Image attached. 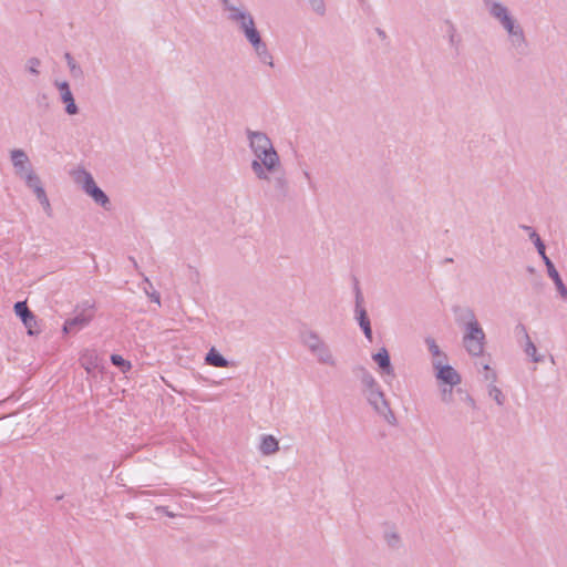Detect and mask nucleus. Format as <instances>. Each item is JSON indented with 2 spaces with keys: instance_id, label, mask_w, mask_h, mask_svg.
<instances>
[{
  "instance_id": "35",
  "label": "nucleus",
  "mask_w": 567,
  "mask_h": 567,
  "mask_svg": "<svg viewBox=\"0 0 567 567\" xmlns=\"http://www.w3.org/2000/svg\"><path fill=\"white\" fill-rule=\"evenodd\" d=\"M22 323L27 328L28 334L37 336L40 333V329L38 328V321L34 313L31 316V319H25V321H22Z\"/></svg>"
},
{
  "instance_id": "40",
  "label": "nucleus",
  "mask_w": 567,
  "mask_h": 567,
  "mask_svg": "<svg viewBox=\"0 0 567 567\" xmlns=\"http://www.w3.org/2000/svg\"><path fill=\"white\" fill-rule=\"evenodd\" d=\"M257 58L259 59V61L262 64L269 65L270 68L274 66V58H272L271 53L269 52V50L261 52V54L257 55Z\"/></svg>"
},
{
  "instance_id": "50",
  "label": "nucleus",
  "mask_w": 567,
  "mask_h": 567,
  "mask_svg": "<svg viewBox=\"0 0 567 567\" xmlns=\"http://www.w3.org/2000/svg\"><path fill=\"white\" fill-rule=\"evenodd\" d=\"M155 511H156V512H163V513H165V515H167L168 517H174V516H175V515H174L172 512H169V511L167 509V507H165V506H157V507L155 508Z\"/></svg>"
},
{
  "instance_id": "37",
  "label": "nucleus",
  "mask_w": 567,
  "mask_h": 567,
  "mask_svg": "<svg viewBox=\"0 0 567 567\" xmlns=\"http://www.w3.org/2000/svg\"><path fill=\"white\" fill-rule=\"evenodd\" d=\"M529 239L534 243V245L537 249V252L539 255H544V251H546L545 244L535 230H532V233L529 235Z\"/></svg>"
},
{
  "instance_id": "23",
  "label": "nucleus",
  "mask_w": 567,
  "mask_h": 567,
  "mask_svg": "<svg viewBox=\"0 0 567 567\" xmlns=\"http://www.w3.org/2000/svg\"><path fill=\"white\" fill-rule=\"evenodd\" d=\"M359 371L360 381L364 388L365 393L380 386L374 377L365 368H360Z\"/></svg>"
},
{
  "instance_id": "8",
  "label": "nucleus",
  "mask_w": 567,
  "mask_h": 567,
  "mask_svg": "<svg viewBox=\"0 0 567 567\" xmlns=\"http://www.w3.org/2000/svg\"><path fill=\"white\" fill-rule=\"evenodd\" d=\"M365 394L370 405L374 409L377 413L383 416H386L388 414L392 415L390 405L380 386Z\"/></svg>"
},
{
  "instance_id": "7",
  "label": "nucleus",
  "mask_w": 567,
  "mask_h": 567,
  "mask_svg": "<svg viewBox=\"0 0 567 567\" xmlns=\"http://www.w3.org/2000/svg\"><path fill=\"white\" fill-rule=\"evenodd\" d=\"M83 189L96 204L105 209L109 208L110 199L107 195L96 185L93 176L86 172L84 173Z\"/></svg>"
},
{
  "instance_id": "51",
  "label": "nucleus",
  "mask_w": 567,
  "mask_h": 567,
  "mask_svg": "<svg viewBox=\"0 0 567 567\" xmlns=\"http://www.w3.org/2000/svg\"><path fill=\"white\" fill-rule=\"evenodd\" d=\"M516 331L523 333L524 338L526 339V334H528V333H527L526 327L523 323H518L516 326Z\"/></svg>"
},
{
  "instance_id": "44",
  "label": "nucleus",
  "mask_w": 567,
  "mask_h": 567,
  "mask_svg": "<svg viewBox=\"0 0 567 567\" xmlns=\"http://www.w3.org/2000/svg\"><path fill=\"white\" fill-rule=\"evenodd\" d=\"M388 544L391 547H396L400 543V537L395 533H391L386 535Z\"/></svg>"
},
{
  "instance_id": "22",
  "label": "nucleus",
  "mask_w": 567,
  "mask_h": 567,
  "mask_svg": "<svg viewBox=\"0 0 567 567\" xmlns=\"http://www.w3.org/2000/svg\"><path fill=\"white\" fill-rule=\"evenodd\" d=\"M259 450L264 455H271L279 450V443L272 435H262Z\"/></svg>"
},
{
  "instance_id": "39",
  "label": "nucleus",
  "mask_w": 567,
  "mask_h": 567,
  "mask_svg": "<svg viewBox=\"0 0 567 567\" xmlns=\"http://www.w3.org/2000/svg\"><path fill=\"white\" fill-rule=\"evenodd\" d=\"M481 368L484 371V379L492 383L496 381V372L491 369L488 363H481Z\"/></svg>"
},
{
  "instance_id": "14",
  "label": "nucleus",
  "mask_w": 567,
  "mask_h": 567,
  "mask_svg": "<svg viewBox=\"0 0 567 567\" xmlns=\"http://www.w3.org/2000/svg\"><path fill=\"white\" fill-rule=\"evenodd\" d=\"M372 359L379 365L382 373L392 375V377L394 375L390 355L385 348H381L375 354H373Z\"/></svg>"
},
{
  "instance_id": "36",
  "label": "nucleus",
  "mask_w": 567,
  "mask_h": 567,
  "mask_svg": "<svg viewBox=\"0 0 567 567\" xmlns=\"http://www.w3.org/2000/svg\"><path fill=\"white\" fill-rule=\"evenodd\" d=\"M308 2L312 11L318 16L323 17L326 14L327 9L323 0H310Z\"/></svg>"
},
{
  "instance_id": "3",
  "label": "nucleus",
  "mask_w": 567,
  "mask_h": 567,
  "mask_svg": "<svg viewBox=\"0 0 567 567\" xmlns=\"http://www.w3.org/2000/svg\"><path fill=\"white\" fill-rule=\"evenodd\" d=\"M503 29L506 31L508 37V43L515 53L523 55L526 53L528 43L525 37V32L519 22L514 19L509 23H506Z\"/></svg>"
},
{
  "instance_id": "41",
  "label": "nucleus",
  "mask_w": 567,
  "mask_h": 567,
  "mask_svg": "<svg viewBox=\"0 0 567 567\" xmlns=\"http://www.w3.org/2000/svg\"><path fill=\"white\" fill-rule=\"evenodd\" d=\"M441 399L444 403H451L453 399V386L442 388L441 390Z\"/></svg>"
},
{
  "instance_id": "27",
  "label": "nucleus",
  "mask_w": 567,
  "mask_h": 567,
  "mask_svg": "<svg viewBox=\"0 0 567 567\" xmlns=\"http://www.w3.org/2000/svg\"><path fill=\"white\" fill-rule=\"evenodd\" d=\"M425 343L427 346L429 352L433 357V360H442V362H445L447 360L446 354L441 351L440 347L437 346L436 341L433 338H426Z\"/></svg>"
},
{
  "instance_id": "4",
  "label": "nucleus",
  "mask_w": 567,
  "mask_h": 567,
  "mask_svg": "<svg viewBox=\"0 0 567 567\" xmlns=\"http://www.w3.org/2000/svg\"><path fill=\"white\" fill-rule=\"evenodd\" d=\"M432 365L435 370L436 379L442 383L450 386H454L461 383V375L452 365L436 359L432 360Z\"/></svg>"
},
{
  "instance_id": "10",
  "label": "nucleus",
  "mask_w": 567,
  "mask_h": 567,
  "mask_svg": "<svg viewBox=\"0 0 567 567\" xmlns=\"http://www.w3.org/2000/svg\"><path fill=\"white\" fill-rule=\"evenodd\" d=\"M11 162L14 168L16 175L23 178L24 175L32 169L30 159L23 150L16 148L10 152Z\"/></svg>"
},
{
  "instance_id": "1",
  "label": "nucleus",
  "mask_w": 567,
  "mask_h": 567,
  "mask_svg": "<svg viewBox=\"0 0 567 567\" xmlns=\"http://www.w3.org/2000/svg\"><path fill=\"white\" fill-rule=\"evenodd\" d=\"M226 19L236 25L237 30L244 34L245 39L254 37L259 30L256 27L255 18L248 8L241 2L231 0H219Z\"/></svg>"
},
{
  "instance_id": "46",
  "label": "nucleus",
  "mask_w": 567,
  "mask_h": 567,
  "mask_svg": "<svg viewBox=\"0 0 567 567\" xmlns=\"http://www.w3.org/2000/svg\"><path fill=\"white\" fill-rule=\"evenodd\" d=\"M37 199H42L43 197L47 196V193H45V189L43 188V186L41 187H37V189L33 190Z\"/></svg>"
},
{
  "instance_id": "13",
  "label": "nucleus",
  "mask_w": 567,
  "mask_h": 567,
  "mask_svg": "<svg viewBox=\"0 0 567 567\" xmlns=\"http://www.w3.org/2000/svg\"><path fill=\"white\" fill-rule=\"evenodd\" d=\"M255 157L256 158L254 161L264 163L269 171H276L280 165V158L274 145H271L270 150H261L255 154Z\"/></svg>"
},
{
  "instance_id": "52",
  "label": "nucleus",
  "mask_w": 567,
  "mask_h": 567,
  "mask_svg": "<svg viewBox=\"0 0 567 567\" xmlns=\"http://www.w3.org/2000/svg\"><path fill=\"white\" fill-rule=\"evenodd\" d=\"M377 33L381 39H385L386 34L382 29H377Z\"/></svg>"
},
{
  "instance_id": "42",
  "label": "nucleus",
  "mask_w": 567,
  "mask_h": 567,
  "mask_svg": "<svg viewBox=\"0 0 567 567\" xmlns=\"http://www.w3.org/2000/svg\"><path fill=\"white\" fill-rule=\"evenodd\" d=\"M39 203L41 204L44 213L49 217H52L53 210H52V207H51V204H50V200H49L48 196L43 197L42 199H39Z\"/></svg>"
},
{
  "instance_id": "6",
  "label": "nucleus",
  "mask_w": 567,
  "mask_h": 567,
  "mask_svg": "<svg viewBox=\"0 0 567 567\" xmlns=\"http://www.w3.org/2000/svg\"><path fill=\"white\" fill-rule=\"evenodd\" d=\"M93 319L92 306L76 312L74 317L68 319L63 324L64 333L78 332L86 327Z\"/></svg>"
},
{
  "instance_id": "12",
  "label": "nucleus",
  "mask_w": 567,
  "mask_h": 567,
  "mask_svg": "<svg viewBox=\"0 0 567 567\" xmlns=\"http://www.w3.org/2000/svg\"><path fill=\"white\" fill-rule=\"evenodd\" d=\"M272 183L274 198L277 200H285L289 195V181L285 173H280L270 179Z\"/></svg>"
},
{
  "instance_id": "28",
  "label": "nucleus",
  "mask_w": 567,
  "mask_h": 567,
  "mask_svg": "<svg viewBox=\"0 0 567 567\" xmlns=\"http://www.w3.org/2000/svg\"><path fill=\"white\" fill-rule=\"evenodd\" d=\"M524 352L528 355L533 362L538 363L543 361V355L537 353V348L530 340L529 336L526 334Z\"/></svg>"
},
{
  "instance_id": "20",
  "label": "nucleus",
  "mask_w": 567,
  "mask_h": 567,
  "mask_svg": "<svg viewBox=\"0 0 567 567\" xmlns=\"http://www.w3.org/2000/svg\"><path fill=\"white\" fill-rule=\"evenodd\" d=\"M445 25H446L445 35L447 38L449 44L452 49L457 51L461 45L462 38L458 34L455 24L451 20H446Z\"/></svg>"
},
{
  "instance_id": "21",
  "label": "nucleus",
  "mask_w": 567,
  "mask_h": 567,
  "mask_svg": "<svg viewBox=\"0 0 567 567\" xmlns=\"http://www.w3.org/2000/svg\"><path fill=\"white\" fill-rule=\"evenodd\" d=\"M205 363L215 368H227L229 365V361L221 355L215 348H212L206 357Z\"/></svg>"
},
{
  "instance_id": "29",
  "label": "nucleus",
  "mask_w": 567,
  "mask_h": 567,
  "mask_svg": "<svg viewBox=\"0 0 567 567\" xmlns=\"http://www.w3.org/2000/svg\"><path fill=\"white\" fill-rule=\"evenodd\" d=\"M64 60L69 66V70H70V74L74 78V79H81L83 78V70L82 68L76 63V61L74 60V58L71 55V53L66 52L64 54Z\"/></svg>"
},
{
  "instance_id": "31",
  "label": "nucleus",
  "mask_w": 567,
  "mask_h": 567,
  "mask_svg": "<svg viewBox=\"0 0 567 567\" xmlns=\"http://www.w3.org/2000/svg\"><path fill=\"white\" fill-rule=\"evenodd\" d=\"M24 182H25V185L32 189V192L34 189H37V187H41L42 186V183H41V179L40 177L34 173L33 169H29V172L27 173V175H24L23 177Z\"/></svg>"
},
{
  "instance_id": "33",
  "label": "nucleus",
  "mask_w": 567,
  "mask_h": 567,
  "mask_svg": "<svg viewBox=\"0 0 567 567\" xmlns=\"http://www.w3.org/2000/svg\"><path fill=\"white\" fill-rule=\"evenodd\" d=\"M488 395L498 404L503 405L505 401V396L499 388H497L494 383L491 382L488 385Z\"/></svg>"
},
{
  "instance_id": "9",
  "label": "nucleus",
  "mask_w": 567,
  "mask_h": 567,
  "mask_svg": "<svg viewBox=\"0 0 567 567\" xmlns=\"http://www.w3.org/2000/svg\"><path fill=\"white\" fill-rule=\"evenodd\" d=\"M246 135L249 141V147L254 155L261 150H270L272 145L271 140L264 132L247 130Z\"/></svg>"
},
{
  "instance_id": "30",
  "label": "nucleus",
  "mask_w": 567,
  "mask_h": 567,
  "mask_svg": "<svg viewBox=\"0 0 567 567\" xmlns=\"http://www.w3.org/2000/svg\"><path fill=\"white\" fill-rule=\"evenodd\" d=\"M14 313L17 317L21 319V321H25V319H31L33 312L29 309L27 301H17L13 306Z\"/></svg>"
},
{
  "instance_id": "45",
  "label": "nucleus",
  "mask_w": 567,
  "mask_h": 567,
  "mask_svg": "<svg viewBox=\"0 0 567 567\" xmlns=\"http://www.w3.org/2000/svg\"><path fill=\"white\" fill-rule=\"evenodd\" d=\"M37 103L40 107H48L49 99H48L47 94H39L37 97Z\"/></svg>"
},
{
  "instance_id": "24",
  "label": "nucleus",
  "mask_w": 567,
  "mask_h": 567,
  "mask_svg": "<svg viewBox=\"0 0 567 567\" xmlns=\"http://www.w3.org/2000/svg\"><path fill=\"white\" fill-rule=\"evenodd\" d=\"M548 276L554 281L557 291L559 292L563 299H567V287L565 286L559 272L555 267L547 270Z\"/></svg>"
},
{
  "instance_id": "53",
  "label": "nucleus",
  "mask_w": 567,
  "mask_h": 567,
  "mask_svg": "<svg viewBox=\"0 0 567 567\" xmlns=\"http://www.w3.org/2000/svg\"><path fill=\"white\" fill-rule=\"evenodd\" d=\"M520 228L524 229L525 231H528L529 235H530L532 230H534L530 226H526V225H522Z\"/></svg>"
},
{
  "instance_id": "15",
  "label": "nucleus",
  "mask_w": 567,
  "mask_h": 567,
  "mask_svg": "<svg viewBox=\"0 0 567 567\" xmlns=\"http://www.w3.org/2000/svg\"><path fill=\"white\" fill-rule=\"evenodd\" d=\"M80 363L87 373H93L100 367L99 354L94 350H85L80 357Z\"/></svg>"
},
{
  "instance_id": "11",
  "label": "nucleus",
  "mask_w": 567,
  "mask_h": 567,
  "mask_svg": "<svg viewBox=\"0 0 567 567\" xmlns=\"http://www.w3.org/2000/svg\"><path fill=\"white\" fill-rule=\"evenodd\" d=\"M56 87L61 93V101L65 104V112L69 115L78 114L79 107L75 104L69 83L66 81L56 82Z\"/></svg>"
},
{
  "instance_id": "48",
  "label": "nucleus",
  "mask_w": 567,
  "mask_h": 567,
  "mask_svg": "<svg viewBox=\"0 0 567 567\" xmlns=\"http://www.w3.org/2000/svg\"><path fill=\"white\" fill-rule=\"evenodd\" d=\"M539 256L542 257V259H543V261H544V264H545V266H546L547 270H548V269H550V268H553V267H555V266H554V264H553V261H551V260L548 258V256L546 255V251H544V255H539Z\"/></svg>"
},
{
  "instance_id": "25",
  "label": "nucleus",
  "mask_w": 567,
  "mask_h": 567,
  "mask_svg": "<svg viewBox=\"0 0 567 567\" xmlns=\"http://www.w3.org/2000/svg\"><path fill=\"white\" fill-rule=\"evenodd\" d=\"M251 169L258 179L267 181V182H270L269 173L275 172V171H269L268 167L259 161L251 162Z\"/></svg>"
},
{
  "instance_id": "34",
  "label": "nucleus",
  "mask_w": 567,
  "mask_h": 567,
  "mask_svg": "<svg viewBox=\"0 0 567 567\" xmlns=\"http://www.w3.org/2000/svg\"><path fill=\"white\" fill-rule=\"evenodd\" d=\"M111 362H112L113 365L120 368L122 370V372H126V371H128L132 368L131 362L125 360L120 354H112L111 355Z\"/></svg>"
},
{
  "instance_id": "47",
  "label": "nucleus",
  "mask_w": 567,
  "mask_h": 567,
  "mask_svg": "<svg viewBox=\"0 0 567 567\" xmlns=\"http://www.w3.org/2000/svg\"><path fill=\"white\" fill-rule=\"evenodd\" d=\"M463 400L466 404H468V406H471L472 409H476V403H475V400L472 398V395H470L468 393H465Z\"/></svg>"
},
{
  "instance_id": "38",
  "label": "nucleus",
  "mask_w": 567,
  "mask_h": 567,
  "mask_svg": "<svg viewBox=\"0 0 567 567\" xmlns=\"http://www.w3.org/2000/svg\"><path fill=\"white\" fill-rule=\"evenodd\" d=\"M41 65V61L38 59V58H30L28 61H27V70L33 74V75H39L40 74V71H39V66Z\"/></svg>"
},
{
  "instance_id": "18",
  "label": "nucleus",
  "mask_w": 567,
  "mask_h": 567,
  "mask_svg": "<svg viewBox=\"0 0 567 567\" xmlns=\"http://www.w3.org/2000/svg\"><path fill=\"white\" fill-rule=\"evenodd\" d=\"M300 340L310 352L324 342L316 331L309 329L300 332Z\"/></svg>"
},
{
  "instance_id": "16",
  "label": "nucleus",
  "mask_w": 567,
  "mask_h": 567,
  "mask_svg": "<svg viewBox=\"0 0 567 567\" xmlns=\"http://www.w3.org/2000/svg\"><path fill=\"white\" fill-rule=\"evenodd\" d=\"M311 353L317 358L319 363L330 367H334L337 363L329 346L326 342H322L319 347L315 348Z\"/></svg>"
},
{
  "instance_id": "43",
  "label": "nucleus",
  "mask_w": 567,
  "mask_h": 567,
  "mask_svg": "<svg viewBox=\"0 0 567 567\" xmlns=\"http://www.w3.org/2000/svg\"><path fill=\"white\" fill-rule=\"evenodd\" d=\"M355 309H364L362 307L363 303V296L361 293V290L358 285H355Z\"/></svg>"
},
{
  "instance_id": "26",
  "label": "nucleus",
  "mask_w": 567,
  "mask_h": 567,
  "mask_svg": "<svg viewBox=\"0 0 567 567\" xmlns=\"http://www.w3.org/2000/svg\"><path fill=\"white\" fill-rule=\"evenodd\" d=\"M248 43L252 47L256 55H260L261 52L268 50L266 42L262 40L260 32H256L254 37H249L246 39Z\"/></svg>"
},
{
  "instance_id": "5",
  "label": "nucleus",
  "mask_w": 567,
  "mask_h": 567,
  "mask_svg": "<svg viewBox=\"0 0 567 567\" xmlns=\"http://www.w3.org/2000/svg\"><path fill=\"white\" fill-rule=\"evenodd\" d=\"M484 8L488 14L499 23L503 28L506 23H509L515 17L511 13L509 9L502 2L496 0H483Z\"/></svg>"
},
{
  "instance_id": "17",
  "label": "nucleus",
  "mask_w": 567,
  "mask_h": 567,
  "mask_svg": "<svg viewBox=\"0 0 567 567\" xmlns=\"http://www.w3.org/2000/svg\"><path fill=\"white\" fill-rule=\"evenodd\" d=\"M453 311L456 316V321L460 324H464V329H466V327L473 322H478L474 311L471 308L454 307Z\"/></svg>"
},
{
  "instance_id": "32",
  "label": "nucleus",
  "mask_w": 567,
  "mask_h": 567,
  "mask_svg": "<svg viewBox=\"0 0 567 567\" xmlns=\"http://www.w3.org/2000/svg\"><path fill=\"white\" fill-rule=\"evenodd\" d=\"M144 282H145V287H144L145 293L148 296L151 301L156 302V303L159 305L161 303V296L155 290L153 284L150 281V279L147 277L144 278Z\"/></svg>"
},
{
  "instance_id": "54",
  "label": "nucleus",
  "mask_w": 567,
  "mask_h": 567,
  "mask_svg": "<svg viewBox=\"0 0 567 567\" xmlns=\"http://www.w3.org/2000/svg\"><path fill=\"white\" fill-rule=\"evenodd\" d=\"M131 260L133 261L134 266L137 267V262L133 258H131Z\"/></svg>"
},
{
  "instance_id": "49",
  "label": "nucleus",
  "mask_w": 567,
  "mask_h": 567,
  "mask_svg": "<svg viewBox=\"0 0 567 567\" xmlns=\"http://www.w3.org/2000/svg\"><path fill=\"white\" fill-rule=\"evenodd\" d=\"M303 176L308 181L310 189L315 190L316 189V185L312 183L310 172L309 171H303Z\"/></svg>"
},
{
  "instance_id": "2",
  "label": "nucleus",
  "mask_w": 567,
  "mask_h": 567,
  "mask_svg": "<svg viewBox=\"0 0 567 567\" xmlns=\"http://www.w3.org/2000/svg\"><path fill=\"white\" fill-rule=\"evenodd\" d=\"M463 343L466 351L473 357H480L484 352L485 333L478 322H473L466 327Z\"/></svg>"
},
{
  "instance_id": "19",
  "label": "nucleus",
  "mask_w": 567,
  "mask_h": 567,
  "mask_svg": "<svg viewBox=\"0 0 567 567\" xmlns=\"http://www.w3.org/2000/svg\"><path fill=\"white\" fill-rule=\"evenodd\" d=\"M355 319L363 331L365 338L371 342L372 341V329H371V322L368 317L365 309H354Z\"/></svg>"
}]
</instances>
